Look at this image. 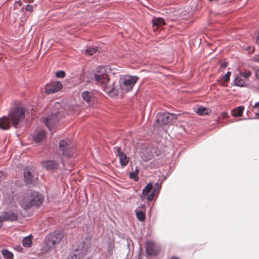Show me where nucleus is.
<instances>
[{
    "label": "nucleus",
    "instance_id": "6e6552de",
    "mask_svg": "<svg viewBox=\"0 0 259 259\" xmlns=\"http://www.w3.org/2000/svg\"><path fill=\"white\" fill-rule=\"evenodd\" d=\"M64 235L62 232L56 231L48 237L47 244L50 247H54L62 240Z\"/></svg>",
    "mask_w": 259,
    "mask_h": 259
},
{
    "label": "nucleus",
    "instance_id": "58836bf2",
    "mask_svg": "<svg viewBox=\"0 0 259 259\" xmlns=\"http://www.w3.org/2000/svg\"><path fill=\"white\" fill-rule=\"evenodd\" d=\"M4 179V174L3 172H0V182Z\"/></svg>",
    "mask_w": 259,
    "mask_h": 259
},
{
    "label": "nucleus",
    "instance_id": "393cba45",
    "mask_svg": "<svg viewBox=\"0 0 259 259\" xmlns=\"http://www.w3.org/2000/svg\"><path fill=\"white\" fill-rule=\"evenodd\" d=\"M136 213L137 219L141 222L144 221L145 220V212L140 210H136Z\"/></svg>",
    "mask_w": 259,
    "mask_h": 259
},
{
    "label": "nucleus",
    "instance_id": "5701e85b",
    "mask_svg": "<svg viewBox=\"0 0 259 259\" xmlns=\"http://www.w3.org/2000/svg\"><path fill=\"white\" fill-rule=\"evenodd\" d=\"M32 241L31 235L24 238V239L22 240V244L23 246L26 247H30L31 245H32Z\"/></svg>",
    "mask_w": 259,
    "mask_h": 259
},
{
    "label": "nucleus",
    "instance_id": "cd10ccee",
    "mask_svg": "<svg viewBox=\"0 0 259 259\" xmlns=\"http://www.w3.org/2000/svg\"><path fill=\"white\" fill-rule=\"evenodd\" d=\"M139 171L137 169L134 171H132L130 173V177L131 179H134L135 181H138L139 180L138 178Z\"/></svg>",
    "mask_w": 259,
    "mask_h": 259
},
{
    "label": "nucleus",
    "instance_id": "423d86ee",
    "mask_svg": "<svg viewBox=\"0 0 259 259\" xmlns=\"http://www.w3.org/2000/svg\"><path fill=\"white\" fill-rule=\"evenodd\" d=\"M63 116V109L60 108L57 112H53L51 116L47 118L45 123L50 130H52V128L56 125Z\"/></svg>",
    "mask_w": 259,
    "mask_h": 259
},
{
    "label": "nucleus",
    "instance_id": "f03ea898",
    "mask_svg": "<svg viewBox=\"0 0 259 259\" xmlns=\"http://www.w3.org/2000/svg\"><path fill=\"white\" fill-rule=\"evenodd\" d=\"M44 200L42 195L37 192H32L24 194L20 200V204L23 209L27 210L32 206L39 207Z\"/></svg>",
    "mask_w": 259,
    "mask_h": 259
},
{
    "label": "nucleus",
    "instance_id": "79ce46f5",
    "mask_svg": "<svg viewBox=\"0 0 259 259\" xmlns=\"http://www.w3.org/2000/svg\"><path fill=\"white\" fill-rule=\"evenodd\" d=\"M256 42L257 44L259 45V33L257 34V36H256Z\"/></svg>",
    "mask_w": 259,
    "mask_h": 259
},
{
    "label": "nucleus",
    "instance_id": "c85d7f7f",
    "mask_svg": "<svg viewBox=\"0 0 259 259\" xmlns=\"http://www.w3.org/2000/svg\"><path fill=\"white\" fill-rule=\"evenodd\" d=\"M97 51V48L96 47H89L86 49L85 53L89 55H93Z\"/></svg>",
    "mask_w": 259,
    "mask_h": 259
},
{
    "label": "nucleus",
    "instance_id": "49530a36",
    "mask_svg": "<svg viewBox=\"0 0 259 259\" xmlns=\"http://www.w3.org/2000/svg\"><path fill=\"white\" fill-rule=\"evenodd\" d=\"M222 84V86L225 85V84ZM225 86H226V85H225Z\"/></svg>",
    "mask_w": 259,
    "mask_h": 259
},
{
    "label": "nucleus",
    "instance_id": "e433bc0d",
    "mask_svg": "<svg viewBox=\"0 0 259 259\" xmlns=\"http://www.w3.org/2000/svg\"><path fill=\"white\" fill-rule=\"evenodd\" d=\"M3 217L2 215L0 216V228L2 227L3 226V222H4V220L3 219Z\"/></svg>",
    "mask_w": 259,
    "mask_h": 259
},
{
    "label": "nucleus",
    "instance_id": "0eeeda50",
    "mask_svg": "<svg viewBox=\"0 0 259 259\" xmlns=\"http://www.w3.org/2000/svg\"><path fill=\"white\" fill-rule=\"evenodd\" d=\"M139 78L137 76H127L124 78L120 84L121 89L125 92L132 90L133 87L138 81Z\"/></svg>",
    "mask_w": 259,
    "mask_h": 259
},
{
    "label": "nucleus",
    "instance_id": "f704fd0d",
    "mask_svg": "<svg viewBox=\"0 0 259 259\" xmlns=\"http://www.w3.org/2000/svg\"><path fill=\"white\" fill-rule=\"evenodd\" d=\"M253 59L254 61L259 63V54L254 56Z\"/></svg>",
    "mask_w": 259,
    "mask_h": 259
},
{
    "label": "nucleus",
    "instance_id": "ddd939ff",
    "mask_svg": "<svg viewBox=\"0 0 259 259\" xmlns=\"http://www.w3.org/2000/svg\"><path fill=\"white\" fill-rule=\"evenodd\" d=\"M46 137V133L43 130H39L32 135V138L36 143L42 142Z\"/></svg>",
    "mask_w": 259,
    "mask_h": 259
},
{
    "label": "nucleus",
    "instance_id": "a878e982",
    "mask_svg": "<svg viewBox=\"0 0 259 259\" xmlns=\"http://www.w3.org/2000/svg\"><path fill=\"white\" fill-rule=\"evenodd\" d=\"M153 186L151 183H149L147 185V186L144 188L143 190L142 194L144 196L149 195L148 194L149 192L152 191Z\"/></svg>",
    "mask_w": 259,
    "mask_h": 259
},
{
    "label": "nucleus",
    "instance_id": "412c9836",
    "mask_svg": "<svg viewBox=\"0 0 259 259\" xmlns=\"http://www.w3.org/2000/svg\"><path fill=\"white\" fill-rule=\"evenodd\" d=\"M244 107L239 106L237 108L234 109L232 111V114L233 116L235 117H241L242 115L243 111H244Z\"/></svg>",
    "mask_w": 259,
    "mask_h": 259
},
{
    "label": "nucleus",
    "instance_id": "2eb2a0df",
    "mask_svg": "<svg viewBox=\"0 0 259 259\" xmlns=\"http://www.w3.org/2000/svg\"><path fill=\"white\" fill-rule=\"evenodd\" d=\"M161 185L159 183H156L154 188H152V192L147 196V199L149 201H152L155 195H157L160 189Z\"/></svg>",
    "mask_w": 259,
    "mask_h": 259
},
{
    "label": "nucleus",
    "instance_id": "37998d69",
    "mask_svg": "<svg viewBox=\"0 0 259 259\" xmlns=\"http://www.w3.org/2000/svg\"><path fill=\"white\" fill-rule=\"evenodd\" d=\"M258 111V112L257 113H256L255 115H256V116H257V117L259 118V110Z\"/></svg>",
    "mask_w": 259,
    "mask_h": 259
},
{
    "label": "nucleus",
    "instance_id": "f3484780",
    "mask_svg": "<svg viewBox=\"0 0 259 259\" xmlns=\"http://www.w3.org/2000/svg\"><path fill=\"white\" fill-rule=\"evenodd\" d=\"M152 24L153 27H156V28H154V30L159 28L165 24L164 20L161 18H154L153 19Z\"/></svg>",
    "mask_w": 259,
    "mask_h": 259
},
{
    "label": "nucleus",
    "instance_id": "9d476101",
    "mask_svg": "<svg viewBox=\"0 0 259 259\" xmlns=\"http://www.w3.org/2000/svg\"><path fill=\"white\" fill-rule=\"evenodd\" d=\"M146 250L147 254L150 255H156L160 251V247L152 241H149L146 244Z\"/></svg>",
    "mask_w": 259,
    "mask_h": 259
},
{
    "label": "nucleus",
    "instance_id": "b1692460",
    "mask_svg": "<svg viewBox=\"0 0 259 259\" xmlns=\"http://www.w3.org/2000/svg\"><path fill=\"white\" fill-rule=\"evenodd\" d=\"M196 112L200 115H204L209 114L210 110L208 108L200 107L198 108Z\"/></svg>",
    "mask_w": 259,
    "mask_h": 259
},
{
    "label": "nucleus",
    "instance_id": "1a4fd4ad",
    "mask_svg": "<svg viewBox=\"0 0 259 259\" xmlns=\"http://www.w3.org/2000/svg\"><path fill=\"white\" fill-rule=\"evenodd\" d=\"M174 114L168 112L159 113L156 116V122L159 126L167 124L172 120Z\"/></svg>",
    "mask_w": 259,
    "mask_h": 259
},
{
    "label": "nucleus",
    "instance_id": "7ed1b4c3",
    "mask_svg": "<svg viewBox=\"0 0 259 259\" xmlns=\"http://www.w3.org/2000/svg\"><path fill=\"white\" fill-rule=\"evenodd\" d=\"M25 113V108L22 107H16L10 111L8 116L15 128H17L20 122L24 119Z\"/></svg>",
    "mask_w": 259,
    "mask_h": 259
},
{
    "label": "nucleus",
    "instance_id": "a18cd8bd",
    "mask_svg": "<svg viewBox=\"0 0 259 259\" xmlns=\"http://www.w3.org/2000/svg\"><path fill=\"white\" fill-rule=\"evenodd\" d=\"M33 0H30L29 2H33Z\"/></svg>",
    "mask_w": 259,
    "mask_h": 259
},
{
    "label": "nucleus",
    "instance_id": "473e14b6",
    "mask_svg": "<svg viewBox=\"0 0 259 259\" xmlns=\"http://www.w3.org/2000/svg\"><path fill=\"white\" fill-rule=\"evenodd\" d=\"M33 8L32 6L30 5H28L26 6V10L27 11L32 12L33 11Z\"/></svg>",
    "mask_w": 259,
    "mask_h": 259
},
{
    "label": "nucleus",
    "instance_id": "4468645a",
    "mask_svg": "<svg viewBox=\"0 0 259 259\" xmlns=\"http://www.w3.org/2000/svg\"><path fill=\"white\" fill-rule=\"evenodd\" d=\"M11 127L10 119L9 116H4L0 118V128L7 130Z\"/></svg>",
    "mask_w": 259,
    "mask_h": 259
},
{
    "label": "nucleus",
    "instance_id": "a211bd4d",
    "mask_svg": "<svg viewBox=\"0 0 259 259\" xmlns=\"http://www.w3.org/2000/svg\"><path fill=\"white\" fill-rule=\"evenodd\" d=\"M24 176L25 182L27 185L32 184L33 182V176H32L31 171L27 169H25L24 171Z\"/></svg>",
    "mask_w": 259,
    "mask_h": 259
},
{
    "label": "nucleus",
    "instance_id": "bb28decb",
    "mask_svg": "<svg viewBox=\"0 0 259 259\" xmlns=\"http://www.w3.org/2000/svg\"><path fill=\"white\" fill-rule=\"evenodd\" d=\"M2 254L6 259H12L13 257V253L8 250H3Z\"/></svg>",
    "mask_w": 259,
    "mask_h": 259
},
{
    "label": "nucleus",
    "instance_id": "dca6fc26",
    "mask_svg": "<svg viewBox=\"0 0 259 259\" xmlns=\"http://www.w3.org/2000/svg\"><path fill=\"white\" fill-rule=\"evenodd\" d=\"M2 215L5 221H14L18 219L17 214L12 211L6 212Z\"/></svg>",
    "mask_w": 259,
    "mask_h": 259
},
{
    "label": "nucleus",
    "instance_id": "20e7f679",
    "mask_svg": "<svg viewBox=\"0 0 259 259\" xmlns=\"http://www.w3.org/2000/svg\"><path fill=\"white\" fill-rule=\"evenodd\" d=\"M90 240L83 241L78 244L74 252L68 256L67 259H82L87 253L90 247Z\"/></svg>",
    "mask_w": 259,
    "mask_h": 259
},
{
    "label": "nucleus",
    "instance_id": "6ab92c4d",
    "mask_svg": "<svg viewBox=\"0 0 259 259\" xmlns=\"http://www.w3.org/2000/svg\"><path fill=\"white\" fill-rule=\"evenodd\" d=\"M82 97L83 100L89 103L92 101L94 96L92 92L84 91L82 93Z\"/></svg>",
    "mask_w": 259,
    "mask_h": 259
},
{
    "label": "nucleus",
    "instance_id": "ea45409f",
    "mask_svg": "<svg viewBox=\"0 0 259 259\" xmlns=\"http://www.w3.org/2000/svg\"><path fill=\"white\" fill-rule=\"evenodd\" d=\"M221 67H223V68H225L227 67V64L226 63H222L221 65Z\"/></svg>",
    "mask_w": 259,
    "mask_h": 259
},
{
    "label": "nucleus",
    "instance_id": "4be33fe9",
    "mask_svg": "<svg viewBox=\"0 0 259 259\" xmlns=\"http://www.w3.org/2000/svg\"><path fill=\"white\" fill-rule=\"evenodd\" d=\"M119 157L121 165L123 166H126L128 162L129 158L124 153H121Z\"/></svg>",
    "mask_w": 259,
    "mask_h": 259
},
{
    "label": "nucleus",
    "instance_id": "f257e3e1",
    "mask_svg": "<svg viewBox=\"0 0 259 259\" xmlns=\"http://www.w3.org/2000/svg\"><path fill=\"white\" fill-rule=\"evenodd\" d=\"M108 68L100 66L98 67L94 74V79L106 93L110 94L115 91V82H111L107 74Z\"/></svg>",
    "mask_w": 259,
    "mask_h": 259
},
{
    "label": "nucleus",
    "instance_id": "c756f323",
    "mask_svg": "<svg viewBox=\"0 0 259 259\" xmlns=\"http://www.w3.org/2000/svg\"><path fill=\"white\" fill-rule=\"evenodd\" d=\"M239 75L246 80L251 75V72L250 71H245V72H241Z\"/></svg>",
    "mask_w": 259,
    "mask_h": 259
},
{
    "label": "nucleus",
    "instance_id": "a19ab883",
    "mask_svg": "<svg viewBox=\"0 0 259 259\" xmlns=\"http://www.w3.org/2000/svg\"><path fill=\"white\" fill-rule=\"evenodd\" d=\"M256 77L258 78V79H259V69H258L256 71Z\"/></svg>",
    "mask_w": 259,
    "mask_h": 259
},
{
    "label": "nucleus",
    "instance_id": "39448f33",
    "mask_svg": "<svg viewBox=\"0 0 259 259\" xmlns=\"http://www.w3.org/2000/svg\"><path fill=\"white\" fill-rule=\"evenodd\" d=\"M59 150L62 154L67 157H70L74 151V144L68 139L61 140L59 144Z\"/></svg>",
    "mask_w": 259,
    "mask_h": 259
},
{
    "label": "nucleus",
    "instance_id": "7c9ffc66",
    "mask_svg": "<svg viewBox=\"0 0 259 259\" xmlns=\"http://www.w3.org/2000/svg\"><path fill=\"white\" fill-rule=\"evenodd\" d=\"M231 74V72L228 71L226 73L225 75H224L222 78L224 82H228L230 79V75Z\"/></svg>",
    "mask_w": 259,
    "mask_h": 259
},
{
    "label": "nucleus",
    "instance_id": "4c0bfd02",
    "mask_svg": "<svg viewBox=\"0 0 259 259\" xmlns=\"http://www.w3.org/2000/svg\"><path fill=\"white\" fill-rule=\"evenodd\" d=\"M253 108L259 110V102L255 103Z\"/></svg>",
    "mask_w": 259,
    "mask_h": 259
},
{
    "label": "nucleus",
    "instance_id": "f8f14e48",
    "mask_svg": "<svg viewBox=\"0 0 259 259\" xmlns=\"http://www.w3.org/2000/svg\"><path fill=\"white\" fill-rule=\"evenodd\" d=\"M41 165L44 168L47 170H54L57 169L59 166L58 163L54 160H46L41 162Z\"/></svg>",
    "mask_w": 259,
    "mask_h": 259
},
{
    "label": "nucleus",
    "instance_id": "c03bdc74",
    "mask_svg": "<svg viewBox=\"0 0 259 259\" xmlns=\"http://www.w3.org/2000/svg\"><path fill=\"white\" fill-rule=\"evenodd\" d=\"M170 259H179V258L177 257L173 256Z\"/></svg>",
    "mask_w": 259,
    "mask_h": 259
},
{
    "label": "nucleus",
    "instance_id": "72a5a7b5",
    "mask_svg": "<svg viewBox=\"0 0 259 259\" xmlns=\"http://www.w3.org/2000/svg\"><path fill=\"white\" fill-rule=\"evenodd\" d=\"M115 149H116L117 153L118 154V156L120 155L121 153H124L121 151V148L120 147H116L114 148Z\"/></svg>",
    "mask_w": 259,
    "mask_h": 259
},
{
    "label": "nucleus",
    "instance_id": "9b49d317",
    "mask_svg": "<svg viewBox=\"0 0 259 259\" xmlns=\"http://www.w3.org/2000/svg\"><path fill=\"white\" fill-rule=\"evenodd\" d=\"M63 85L60 81L54 82L46 85L45 93L47 94L55 93L60 91Z\"/></svg>",
    "mask_w": 259,
    "mask_h": 259
},
{
    "label": "nucleus",
    "instance_id": "aec40b11",
    "mask_svg": "<svg viewBox=\"0 0 259 259\" xmlns=\"http://www.w3.org/2000/svg\"><path fill=\"white\" fill-rule=\"evenodd\" d=\"M246 80L239 74L236 77L234 80V83L237 86L241 87H245L246 85Z\"/></svg>",
    "mask_w": 259,
    "mask_h": 259
},
{
    "label": "nucleus",
    "instance_id": "2f4dec72",
    "mask_svg": "<svg viewBox=\"0 0 259 259\" xmlns=\"http://www.w3.org/2000/svg\"><path fill=\"white\" fill-rule=\"evenodd\" d=\"M56 76L57 77L63 78L65 76V73L64 71L62 70L58 71L56 72Z\"/></svg>",
    "mask_w": 259,
    "mask_h": 259
},
{
    "label": "nucleus",
    "instance_id": "c9c22d12",
    "mask_svg": "<svg viewBox=\"0 0 259 259\" xmlns=\"http://www.w3.org/2000/svg\"><path fill=\"white\" fill-rule=\"evenodd\" d=\"M222 116L223 119H225V118H227V117H228L229 116L227 112H223L222 113Z\"/></svg>",
    "mask_w": 259,
    "mask_h": 259
}]
</instances>
